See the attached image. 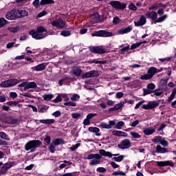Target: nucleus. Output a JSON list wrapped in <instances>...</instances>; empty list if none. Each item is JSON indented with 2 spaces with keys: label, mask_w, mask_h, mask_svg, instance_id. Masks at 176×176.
Returning a JSON list of instances; mask_svg holds the SVG:
<instances>
[{
  "label": "nucleus",
  "mask_w": 176,
  "mask_h": 176,
  "mask_svg": "<svg viewBox=\"0 0 176 176\" xmlns=\"http://www.w3.org/2000/svg\"><path fill=\"white\" fill-rule=\"evenodd\" d=\"M8 30L10 32H12L13 34H16V32H17V31H19L20 30V26L8 28Z\"/></svg>",
  "instance_id": "obj_40"
},
{
  "label": "nucleus",
  "mask_w": 176,
  "mask_h": 176,
  "mask_svg": "<svg viewBox=\"0 0 176 176\" xmlns=\"http://www.w3.org/2000/svg\"><path fill=\"white\" fill-rule=\"evenodd\" d=\"M72 34V32H71V30H62L60 32V35L65 37L71 36Z\"/></svg>",
  "instance_id": "obj_37"
},
{
  "label": "nucleus",
  "mask_w": 176,
  "mask_h": 176,
  "mask_svg": "<svg viewBox=\"0 0 176 176\" xmlns=\"http://www.w3.org/2000/svg\"><path fill=\"white\" fill-rule=\"evenodd\" d=\"M129 9H130V10H137L138 8H137V6L135 5L133 3H131L129 5Z\"/></svg>",
  "instance_id": "obj_50"
},
{
  "label": "nucleus",
  "mask_w": 176,
  "mask_h": 176,
  "mask_svg": "<svg viewBox=\"0 0 176 176\" xmlns=\"http://www.w3.org/2000/svg\"><path fill=\"white\" fill-rule=\"evenodd\" d=\"M42 145V142L41 140H30L25 145V151H30L32 153L36 151V148Z\"/></svg>",
  "instance_id": "obj_2"
},
{
  "label": "nucleus",
  "mask_w": 176,
  "mask_h": 176,
  "mask_svg": "<svg viewBox=\"0 0 176 176\" xmlns=\"http://www.w3.org/2000/svg\"><path fill=\"white\" fill-rule=\"evenodd\" d=\"M17 122H19V120L16 118L10 117L8 119L6 120L5 123L7 124H17Z\"/></svg>",
  "instance_id": "obj_29"
},
{
  "label": "nucleus",
  "mask_w": 176,
  "mask_h": 176,
  "mask_svg": "<svg viewBox=\"0 0 176 176\" xmlns=\"http://www.w3.org/2000/svg\"><path fill=\"white\" fill-rule=\"evenodd\" d=\"M142 43H146V41H144V42L132 44L131 46L130 50H134L135 49H137V47H140V46L142 45Z\"/></svg>",
  "instance_id": "obj_34"
},
{
  "label": "nucleus",
  "mask_w": 176,
  "mask_h": 176,
  "mask_svg": "<svg viewBox=\"0 0 176 176\" xmlns=\"http://www.w3.org/2000/svg\"><path fill=\"white\" fill-rule=\"evenodd\" d=\"M111 175H114V176H116V175H126V173L121 171V172H118V171H115L113 173H111Z\"/></svg>",
  "instance_id": "obj_60"
},
{
  "label": "nucleus",
  "mask_w": 176,
  "mask_h": 176,
  "mask_svg": "<svg viewBox=\"0 0 176 176\" xmlns=\"http://www.w3.org/2000/svg\"><path fill=\"white\" fill-rule=\"evenodd\" d=\"M29 35H31L32 38L36 41H41L47 36V30L43 26H38L36 30H31L29 32Z\"/></svg>",
  "instance_id": "obj_1"
},
{
  "label": "nucleus",
  "mask_w": 176,
  "mask_h": 176,
  "mask_svg": "<svg viewBox=\"0 0 176 176\" xmlns=\"http://www.w3.org/2000/svg\"><path fill=\"white\" fill-rule=\"evenodd\" d=\"M159 105H160L159 102H156L154 100V101L148 102L147 104H143L142 106V109H146V110L155 109V108H157Z\"/></svg>",
  "instance_id": "obj_12"
},
{
  "label": "nucleus",
  "mask_w": 176,
  "mask_h": 176,
  "mask_svg": "<svg viewBox=\"0 0 176 176\" xmlns=\"http://www.w3.org/2000/svg\"><path fill=\"white\" fill-rule=\"evenodd\" d=\"M112 35H113V34L111 32H108V30L95 31L91 34V36H100L102 38H108L112 36Z\"/></svg>",
  "instance_id": "obj_5"
},
{
  "label": "nucleus",
  "mask_w": 176,
  "mask_h": 176,
  "mask_svg": "<svg viewBox=\"0 0 176 176\" xmlns=\"http://www.w3.org/2000/svg\"><path fill=\"white\" fill-rule=\"evenodd\" d=\"M8 23L9 21H8V20H6L5 18H0V29L3 28L5 25H8Z\"/></svg>",
  "instance_id": "obj_35"
},
{
  "label": "nucleus",
  "mask_w": 176,
  "mask_h": 176,
  "mask_svg": "<svg viewBox=\"0 0 176 176\" xmlns=\"http://www.w3.org/2000/svg\"><path fill=\"white\" fill-rule=\"evenodd\" d=\"M145 16L147 19H151L154 24H155V21L157 19V12L155 11H148L145 14Z\"/></svg>",
  "instance_id": "obj_14"
},
{
  "label": "nucleus",
  "mask_w": 176,
  "mask_h": 176,
  "mask_svg": "<svg viewBox=\"0 0 176 176\" xmlns=\"http://www.w3.org/2000/svg\"><path fill=\"white\" fill-rule=\"evenodd\" d=\"M155 131H156V129L152 128H146L143 130V133L145 135H152Z\"/></svg>",
  "instance_id": "obj_30"
},
{
  "label": "nucleus",
  "mask_w": 176,
  "mask_h": 176,
  "mask_svg": "<svg viewBox=\"0 0 176 176\" xmlns=\"http://www.w3.org/2000/svg\"><path fill=\"white\" fill-rule=\"evenodd\" d=\"M160 144L162 145V146L167 147L168 146V142H167L164 138L161 139Z\"/></svg>",
  "instance_id": "obj_54"
},
{
  "label": "nucleus",
  "mask_w": 176,
  "mask_h": 176,
  "mask_svg": "<svg viewBox=\"0 0 176 176\" xmlns=\"http://www.w3.org/2000/svg\"><path fill=\"white\" fill-rule=\"evenodd\" d=\"M79 98H80V96L78 94H74L71 98V100L76 101L77 100H79Z\"/></svg>",
  "instance_id": "obj_55"
},
{
  "label": "nucleus",
  "mask_w": 176,
  "mask_h": 176,
  "mask_svg": "<svg viewBox=\"0 0 176 176\" xmlns=\"http://www.w3.org/2000/svg\"><path fill=\"white\" fill-rule=\"evenodd\" d=\"M168 152H169V151L167 150L166 148L162 147V146H160V145H157L156 146V153H167Z\"/></svg>",
  "instance_id": "obj_26"
},
{
  "label": "nucleus",
  "mask_w": 176,
  "mask_h": 176,
  "mask_svg": "<svg viewBox=\"0 0 176 176\" xmlns=\"http://www.w3.org/2000/svg\"><path fill=\"white\" fill-rule=\"evenodd\" d=\"M36 87H38V86L35 82H26V90H28V89H36Z\"/></svg>",
  "instance_id": "obj_32"
},
{
  "label": "nucleus",
  "mask_w": 176,
  "mask_h": 176,
  "mask_svg": "<svg viewBox=\"0 0 176 176\" xmlns=\"http://www.w3.org/2000/svg\"><path fill=\"white\" fill-rule=\"evenodd\" d=\"M16 162H8L6 164H3V166L1 167L0 170V174H6L8 172V170L10 168H12L13 166H15Z\"/></svg>",
  "instance_id": "obj_10"
},
{
  "label": "nucleus",
  "mask_w": 176,
  "mask_h": 176,
  "mask_svg": "<svg viewBox=\"0 0 176 176\" xmlns=\"http://www.w3.org/2000/svg\"><path fill=\"white\" fill-rule=\"evenodd\" d=\"M131 31H133V26L129 25L128 27H126L125 28L119 30L118 33L120 35H124V34H129V32H131Z\"/></svg>",
  "instance_id": "obj_19"
},
{
  "label": "nucleus",
  "mask_w": 176,
  "mask_h": 176,
  "mask_svg": "<svg viewBox=\"0 0 176 176\" xmlns=\"http://www.w3.org/2000/svg\"><path fill=\"white\" fill-rule=\"evenodd\" d=\"M19 83V80L14 78V79H9L6 81H3L1 83V87H11L12 86H15V85H17Z\"/></svg>",
  "instance_id": "obj_7"
},
{
  "label": "nucleus",
  "mask_w": 176,
  "mask_h": 176,
  "mask_svg": "<svg viewBox=\"0 0 176 176\" xmlns=\"http://www.w3.org/2000/svg\"><path fill=\"white\" fill-rule=\"evenodd\" d=\"M122 21V19L119 16H115L113 19V24H119Z\"/></svg>",
  "instance_id": "obj_53"
},
{
  "label": "nucleus",
  "mask_w": 176,
  "mask_h": 176,
  "mask_svg": "<svg viewBox=\"0 0 176 176\" xmlns=\"http://www.w3.org/2000/svg\"><path fill=\"white\" fill-rule=\"evenodd\" d=\"M46 69V65H45V63H41L32 67L33 71H37V72L44 71V69Z\"/></svg>",
  "instance_id": "obj_21"
},
{
  "label": "nucleus",
  "mask_w": 176,
  "mask_h": 176,
  "mask_svg": "<svg viewBox=\"0 0 176 176\" xmlns=\"http://www.w3.org/2000/svg\"><path fill=\"white\" fill-rule=\"evenodd\" d=\"M66 107H76V103L74 102H66L64 103Z\"/></svg>",
  "instance_id": "obj_57"
},
{
  "label": "nucleus",
  "mask_w": 176,
  "mask_h": 176,
  "mask_svg": "<svg viewBox=\"0 0 176 176\" xmlns=\"http://www.w3.org/2000/svg\"><path fill=\"white\" fill-rule=\"evenodd\" d=\"M46 14H47V12L45 10H43L38 14L37 17L38 18L43 17V16H46Z\"/></svg>",
  "instance_id": "obj_63"
},
{
  "label": "nucleus",
  "mask_w": 176,
  "mask_h": 176,
  "mask_svg": "<svg viewBox=\"0 0 176 176\" xmlns=\"http://www.w3.org/2000/svg\"><path fill=\"white\" fill-rule=\"evenodd\" d=\"M40 123L43 124H53L56 122L54 119H45V120H39Z\"/></svg>",
  "instance_id": "obj_31"
},
{
  "label": "nucleus",
  "mask_w": 176,
  "mask_h": 176,
  "mask_svg": "<svg viewBox=\"0 0 176 176\" xmlns=\"http://www.w3.org/2000/svg\"><path fill=\"white\" fill-rule=\"evenodd\" d=\"M6 19H7V20H17V19H19L17 16V10L13 9L8 11L6 14Z\"/></svg>",
  "instance_id": "obj_11"
},
{
  "label": "nucleus",
  "mask_w": 176,
  "mask_h": 176,
  "mask_svg": "<svg viewBox=\"0 0 176 176\" xmlns=\"http://www.w3.org/2000/svg\"><path fill=\"white\" fill-rule=\"evenodd\" d=\"M97 164H100V161H98L97 160H92L89 162V166H97Z\"/></svg>",
  "instance_id": "obj_56"
},
{
  "label": "nucleus",
  "mask_w": 176,
  "mask_h": 176,
  "mask_svg": "<svg viewBox=\"0 0 176 176\" xmlns=\"http://www.w3.org/2000/svg\"><path fill=\"white\" fill-rule=\"evenodd\" d=\"M109 5H111V8L116 9V10H124L127 6L126 3H121L119 1H111Z\"/></svg>",
  "instance_id": "obj_4"
},
{
  "label": "nucleus",
  "mask_w": 176,
  "mask_h": 176,
  "mask_svg": "<svg viewBox=\"0 0 176 176\" xmlns=\"http://www.w3.org/2000/svg\"><path fill=\"white\" fill-rule=\"evenodd\" d=\"M123 159H124V155H119L118 157L115 156L113 158L114 162H122Z\"/></svg>",
  "instance_id": "obj_41"
},
{
  "label": "nucleus",
  "mask_w": 176,
  "mask_h": 176,
  "mask_svg": "<svg viewBox=\"0 0 176 176\" xmlns=\"http://www.w3.org/2000/svg\"><path fill=\"white\" fill-rule=\"evenodd\" d=\"M7 105H9L10 107H17L19 104V101H8L6 102Z\"/></svg>",
  "instance_id": "obj_44"
},
{
  "label": "nucleus",
  "mask_w": 176,
  "mask_h": 176,
  "mask_svg": "<svg viewBox=\"0 0 176 176\" xmlns=\"http://www.w3.org/2000/svg\"><path fill=\"white\" fill-rule=\"evenodd\" d=\"M140 79H141V80H149V79H152V77L149 75V73H147L146 74L142 75L140 77Z\"/></svg>",
  "instance_id": "obj_38"
},
{
  "label": "nucleus",
  "mask_w": 176,
  "mask_h": 176,
  "mask_svg": "<svg viewBox=\"0 0 176 176\" xmlns=\"http://www.w3.org/2000/svg\"><path fill=\"white\" fill-rule=\"evenodd\" d=\"M172 59H173V57L170 56L166 58H159L158 60L161 63H166V62L171 61Z\"/></svg>",
  "instance_id": "obj_46"
},
{
  "label": "nucleus",
  "mask_w": 176,
  "mask_h": 176,
  "mask_svg": "<svg viewBox=\"0 0 176 176\" xmlns=\"http://www.w3.org/2000/svg\"><path fill=\"white\" fill-rule=\"evenodd\" d=\"M43 98L44 101H50V100H53V98H54V95L50 94H44L43 96Z\"/></svg>",
  "instance_id": "obj_33"
},
{
  "label": "nucleus",
  "mask_w": 176,
  "mask_h": 176,
  "mask_svg": "<svg viewBox=\"0 0 176 176\" xmlns=\"http://www.w3.org/2000/svg\"><path fill=\"white\" fill-rule=\"evenodd\" d=\"M129 134L133 137V138H140L141 135H139L137 132L131 131Z\"/></svg>",
  "instance_id": "obj_48"
},
{
  "label": "nucleus",
  "mask_w": 176,
  "mask_h": 176,
  "mask_svg": "<svg viewBox=\"0 0 176 176\" xmlns=\"http://www.w3.org/2000/svg\"><path fill=\"white\" fill-rule=\"evenodd\" d=\"M64 83H65V85H67V83H71V77L66 76L58 80L59 86H63Z\"/></svg>",
  "instance_id": "obj_25"
},
{
  "label": "nucleus",
  "mask_w": 176,
  "mask_h": 176,
  "mask_svg": "<svg viewBox=\"0 0 176 176\" xmlns=\"http://www.w3.org/2000/svg\"><path fill=\"white\" fill-rule=\"evenodd\" d=\"M127 50H130V45H128L126 47H122L121 50H120V52H121V54H124Z\"/></svg>",
  "instance_id": "obj_47"
},
{
  "label": "nucleus",
  "mask_w": 176,
  "mask_h": 176,
  "mask_svg": "<svg viewBox=\"0 0 176 176\" xmlns=\"http://www.w3.org/2000/svg\"><path fill=\"white\" fill-rule=\"evenodd\" d=\"M52 144L55 146H58V145H64L65 144V140L63 138H56L53 140Z\"/></svg>",
  "instance_id": "obj_22"
},
{
  "label": "nucleus",
  "mask_w": 176,
  "mask_h": 176,
  "mask_svg": "<svg viewBox=\"0 0 176 176\" xmlns=\"http://www.w3.org/2000/svg\"><path fill=\"white\" fill-rule=\"evenodd\" d=\"M17 16L18 19H21L23 17H25L28 14V11L25 10H17Z\"/></svg>",
  "instance_id": "obj_24"
},
{
  "label": "nucleus",
  "mask_w": 176,
  "mask_h": 176,
  "mask_svg": "<svg viewBox=\"0 0 176 176\" xmlns=\"http://www.w3.org/2000/svg\"><path fill=\"white\" fill-rule=\"evenodd\" d=\"M52 25L58 28H64V27H65V22H64V20L60 19L58 21H52Z\"/></svg>",
  "instance_id": "obj_15"
},
{
  "label": "nucleus",
  "mask_w": 176,
  "mask_h": 176,
  "mask_svg": "<svg viewBox=\"0 0 176 176\" xmlns=\"http://www.w3.org/2000/svg\"><path fill=\"white\" fill-rule=\"evenodd\" d=\"M162 136H155L154 138L152 140L153 142L155 144H159V142H161L162 141Z\"/></svg>",
  "instance_id": "obj_45"
},
{
  "label": "nucleus",
  "mask_w": 176,
  "mask_h": 176,
  "mask_svg": "<svg viewBox=\"0 0 176 176\" xmlns=\"http://www.w3.org/2000/svg\"><path fill=\"white\" fill-rule=\"evenodd\" d=\"M157 8H159V3H155L149 7L148 10H155V9H157Z\"/></svg>",
  "instance_id": "obj_64"
},
{
  "label": "nucleus",
  "mask_w": 176,
  "mask_h": 176,
  "mask_svg": "<svg viewBox=\"0 0 176 176\" xmlns=\"http://www.w3.org/2000/svg\"><path fill=\"white\" fill-rule=\"evenodd\" d=\"M124 105V102H120V103L116 104L114 106V108L116 109V111H118V109H120Z\"/></svg>",
  "instance_id": "obj_49"
},
{
  "label": "nucleus",
  "mask_w": 176,
  "mask_h": 176,
  "mask_svg": "<svg viewBox=\"0 0 176 176\" xmlns=\"http://www.w3.org/2000/svg\"><path fill=\"white\" fill-rule=\"evenodd\" d=\"M147 88L143 89V95L144 96H148V94H152L153 91H155V89H156V85L151 82L148 83L146 86Z\"/></svg>",
  "instance_id": "obj_9"
},
{
  "label": "nucleus",
  "mask_w": 176,
  "mask_h": 176,
  "mask_svg": "<svg viewBox=\"0 0 176 176\" xmlns=\"http://www.w3.org/2000/svg\"><path fill=\"white\" fill-rule=\"evenodd\" d=\"M112 134L116 137H127V133L123 132L122 131L114 130L112 131Z\"/></svg>",
  "instance_id": "obj_23"
},
{
  "label": "nucleus",
  "mask_w": 176,
  "mask_h": 176,
  "mask_svg": "<svg viewBox=\"0 0 176 176\" xmlns=\"http://www.w3.org/2000/svg\"><path fill=\"white\" fill-rule=\"evenodd\" d=\"M118 147L122 150L129 149V148H131V141L129 139L122 140L120 144H118Z\"/></svg>",
  "instance_id": "obj_8"
},
{
  "label": "nucleus",
  "mask_w": 176,
  "mask_h": 176,
  "mask_svg": "<svg viewBox=\"0 0 176 176\" xmlns=\"http://www.w3.org/2000/svg\"><path fill=\"white\" fill-rule=\"evenodd\" d=\"M88 131L90 133H94L95 135H96L97 137H100V135H101V133H100V129L98 127L90 126L88 129Z\"/></svg>",
  "instance_id": "obj_20"
},
{
  "label": "nucleus",
  "mask_w": 176,
  "mask_h": 176,
  "mask_svg": "<svg viewBox=\"0 0 176 176\" xmlns=\"http://www.w3.org/2000/svg\"><path fill=\"white\" fill-rule=\"evenodd\" d=\"M154 96H157V97L162 96L163 94V92L160 91V89H155L154 91Z\"/></svg>",
  "instance_id": "obj_52"
},
{
  "label": "nucleus",
  "mask_w": 176,
  "mask_h": 176,
  "mask_svg": "<svg viewBox=\"0 0 176 176\" xmlns=\"http://www.w3.org/2000/svg\"><path fill=\"white\" fill-rule=\"evenodd\" d=\"M88 49L91 53H94V54H104L107 53V50L101 46L89 47Z\"/></svg>",
  "instance_id": "obj_6"
},
{
  "label": "nucleus",
  "mask_w": 176,
  "mask_h": 176,
  "mask_svg": "<svg viewBox=\"0 0 176 176\" xmlns=\"http://www.w3.org/2000/svg\"><path fill=\"white\" fill-rule=\"evenodd\" d=\"M79 146H80V143H77L76 144L72 145V146H71L69 148V149H70V151L74 152V151H76V148H79Z\"/></svg>",
  "instance_id": "obj_51"
},
{
  "label": "nucleus",
  "mask_w": 176,
  "mask_h": 176,
  "mask_svg": "<svg viewBox=\"0 0 176 176\" xmlns=\"http://www.w3.org/2000/svg\"><path fill=\"white\" fill-rule=\"evenodd\" d=\"M116 122L113 120L109 121V124H107L106 122H101L99 124V127L101 129H112L113 126H115Z\"/></svg>",
  "instance_id": "obj_17"
},
{
  "label": "nucleus",
  "mask_w": 176,
  "mask_h": 176,
  "mask_svg": "<svg viewBox=\"0 0 176 176\" xmlns=\"http://www.w3.org/2000/svg\"><path fill=\"white\" fill-rule=\"evenodd\" d=\"M82 70L79 67H74L72 69V74L76 76H80L82 75Z\"/></svg>",
  "instance_id": "obj_27"
},
{
  "label": "nucleus",
  "mask_w": 176,
  "mask_h": 176,
  "mask_svg": "<svg viewBox=\"0 0 176 176\" xmlns=\"http://www.w3.org/2000/svg\"><path fill=\"white\" fill-rule=\"evenodd\" d=\"M0 137L1 138H3V140H7L8 141H9L8 136L5 133V132H1Z\"/></svg>",
  "instance_id": "obj_58"
},
{
  "label": "nucleus",
  "mask_w": 176,
  "mask_h": 176,
  "mask_svg": "<svg viewBox=\"0 0 176 176\" xmlns=\"http://www.w3.org/2000/svg\"><path fill=\"white\" fill-rule=\"evenodd\" d=\"M98 76V72L97 71H89L82 74V79H86V78H97Z\"/></svg>",
  "instance_id": "obj_13"
},
{
  "label": "nucleus",
  "mask_w": 176,
  "mask_h": 176,
  "mask_svg": "<svg viewBox=\"0 0 176 176\" xmlns=\"http://www.w3.org/2000/svg\"><path fill=\"white\" fill-rule=\"evenodd\" d=\"M145 24H146V18H145V16L144 15L140 16L138 22H134L135 27H142V25H145Z\"/></svg>",
  "instance_id": "obj_18"
},
{
  "label": "nucleus",
  "mask_w": 176,
  "mask_h": 176,
  "mask_svg": "<svg viewBox=\"0 0 176 176\" xmlns=\"http://www.w3.org/2000/svg\"><path fill=\"white\" fill-rule=\"evenodd\" d=\"M93 19H95L96 20H100L101 19V16H100V14L98 12H94L92 14Z\"/></svg>",
  "instance_id": "obj_61"
},
{
  "label": "nucleus",
  "mask_w": 176,
  "mask_h": 176,
  "mask_svg": "<svg viewBox=\"0 0 176 176\" xmlns=\"http://www.w3.org/2000/svg\"><path fill=\"white\" fill-rule=\"evenodd\" d=\"M156 71H157V68L155 67H151L148 68L147 74H148L151 78H153V76L156 75Z\"/></svg>",
  "instance_id": "obj_28"
},
{
  "label": "nucleus",
  "mask_w": 176,
  "mask_h": 176,
  "mask_svg": "<svg viewBox=\"0 0 176 176\" xmlns=\"http://www.w3.org/2000/svg\"><path fill=\"white\" fill-rule=\"evenodd\" d=\"M54 0H41L40 5H53Z\"/></svg>",
  "instance_id": "obj_36"
},
{
  "label": "nucleus",
  "mask_w": 176,
  "mask_h": 176,
  "mask_svg": "<svg viewBox=\"0 0 176 176\" xmlns=\"http://www.w3.org/2000/svg\"><path fill=\"white\" fill-rule=\"evenodd\" d=\"M97 113H90L89 114H87V118L90 120L91 119H93V118H96V116H97Z\"/></svg>",
  "instance_id": "obj_59"
},
{
  "label": "nucleus",
  "mask_w": 176,
  "mask_h": 176,
  "mask_svg": "<svg viewBox=\"0 0 176 176\" xmlns=\"http://www.w3.org/2000/svg\"><path fill=\"white\" fill-rule=\"evenodd\" d=\"M96 171L98 173H107V168L104 167H98L97 168Z\"/></svg>",
  "instance_id": "obj_62"
},
{
  "label": "nucleus",
  "mask_w": 176,
  "mask_h": 176,
  "mask_svg": "<svg viewBox=\"0 0 176 176\" xmlns=\"http://www.w3.org/2000/svg\"><path fill=\"white\" fill-rule=\"evenodd\" d=\"M176 94V87L173 90L172 94H170V97L168 98V101H173L174 98H175Z\"/></svg>",
  "instance_id": "obj_43"
},
{
  "label": "nucleus",
  "mask_w": 176,
  "mask_h": 176,
  "mask_svg": "<svg viewBox=\"0 0 176 176\" xmlns=\"http://www.w3.org/2000/svg\"><path fill=\"white\" fill-rule=\"evenodd\" d=\"M166 19H167V14H164L160 18L158 19L157 18L155 24H157V23H162V21H164V20H166Z\"/></svg>",
  "instance_id": "obj_39"
},
{
  "label": "nucleus",
  "mask_w": 176,
  "mask_h": 176,
  "mask_svg": "<svg viewBox=\"0 0 176 176\" xmlns=\"http://www.w3.org/2000/svg\"><path fill=\"white\" fill-rule=\"evenodd\" d=\"M157 166L158 167H166V166H170V167H174V162L173 161H160L157 162Z\"/></svg>",
  "instance_id": "obj_16"
},
{
  "label": "nucleus",
  "mask_w": 176,
  "mask_h": 176,
  "mask_svg": "<svg viewBox=\"0 0 176 176\" xmlns=\"http://www.w3.org/2000/svg\"><path fill=\"white\" fill-rule=\"evenodd\" d=\"M124 126V122L123 121H120L118 122L116 126H115V129H117L118 130H120L122 129V127H123Z\"/></svg>",
  "instance_id": "obj_42"
},
{
  "label": "nucleus",
  "mask_w": 176,
  "mask_h": 176,
  "mask_svg": "<svg viewBox=\"0 0 176 176\" xmlns=\"http://www.w3.org/2000/svg\"><path fill=\"white\" fill-rule=\"evenodd\" d=\"M100 154H94L95 160H98L100 162L102 158V156H105L106 157H111L112 156H120V154H112L109 151H107L104 149H101L99 151Z\"/></svg>",
  "instance_id": "obj_3"
}]
</instances>
